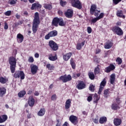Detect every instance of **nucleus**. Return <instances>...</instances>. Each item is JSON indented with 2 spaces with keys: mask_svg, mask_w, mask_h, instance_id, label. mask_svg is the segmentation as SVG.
<instances>
[{
  "mask_svg": "<svg viewBox=\"0 0 126 126\" xmlns=\"http://www.w3.org/2000/svg\"><path fill=\"white\" fill-rule=\"evenodd\" d=\"M40 17H39V13L35 12L34 13V17L32 22V31L33 34H36L38 31V27L40 24Z\"/></svg>",
  "mask_w": 126,
  "mask_h": 126,
  "instance_id": "nucleus-1",
  "label": "nucleus"
},
{
  "mask_svg": "<svg viewBox=\"0 0 126 126\" xmlns=\"http://www.w3.org/2000/svg\"><path fill=\"white\" fill-rule=\"evenodd\" d=\"M8 61L11 73H14L15 72V67H16V58L11 56L9 58Z\"/></svg>",
  "mask_w": 126,
  "mask_h": 126,
  "instance_id": "nucleus-2",
  "label": "nucleus"
},
{
  "mask_svg": "<svg viewBox=\"0 0 126 126\" xmlns=\"http://www.w3.org/2000/svg\"><path fill=\"white\" fill-rule=\"evenodd\" d=\"M70 3L73 7L77 8V9L82 8V3L79 0H70Z\"/></svg>",
  "mask_w": 126,
  "mask_h": 126,
  "instance_id": "nucleus-3",
  "label": "nucleus"
},
{
  "mask_svg": "<svg viewBox=\"0 0 126 126\" xmlns=\"http://www.w3.org/2000/svg\"><path fill=\"white\" fill-rule=\"evenodd\" d=\"M100 12H101V11L97 10V6L95 4H93L91 6L90 14L92 15L94 14V16H98Z\"/></svg>",
  "mask_w": 126,
  "mask_h": 126,
  "instance_id": "nucleus-4",
  "label": "nucleus"
},
{
  "mask_svg": "<svg viewBox=\"0 0 126 126\" xmlns=\"http://www.w3.org/2000/svg\"><path fill=\"white\" fill-rule=\"evenodd\" d=\"M72 79L71 77V75L69 74L67 75L66 74H64V75L61 76L59 77L60 81H62L63 83H66V82H68V81H70Z\"/></svg>",
  "mask_w": 126,
  "mask_h": 126,
  "instance_id": "nucleus-5",
  "label": "nucleus"
},
{
  "mask_svg": "<svg viewBox=\"0 0 126 126\" xmlns=\"http://www.w3.org/2000/svg\"><path fill=\"white\" fill-rule=\"evenodd\" d=\"M112 31L114 34H116L118 36H122L124 35V32L123 31V30L119 27L114 26L112 28Z\"/></svg>",
  "mask_w": 126,
  "mask_h": 126,
  "instance_id": "nucleus-6",
  "label": "nucleus"
},
{
  "mask_svg": "<svg viewBox=\"0 0 126 126\" xmlns=\"http://www.w3.org/2000/svg\"><path fill=\"white\" fill-rule=\"evenodd\" d=\"M48 45L52 51H58L59 46L54 40H50L48 42Z\"/></svg>",
  "mask_w": 126,
  "mask_h": 126,
  "instance_id": "nucleus-7",
  "label": "nucleus"
},
{
  "mask_svg": "<svg viewBox=\"0 0 126 126\" xmlns=\"http://www.w3.org/2000/svg\"><path fill=\"white\" fill-rule=\"evenodd\" d=\"M56 36H58V31L56 30L52 31L45 36V40H49L50 38L56 37Z\"/></svg>",
  "mask_w": 126,
  "mask_h": 126,
  "instance_id": "nucleus-8",
  "label": "nucleus"
},
{
  "mask_svg": "<svg viewBox=\"0 0 126 126\" xmlns=\"http://www.w3.org/2000/svg\"><path fill=\"white\" fill-rule=\"evenodd\" d=\"M76 88L78 90H82L86 88V84L84 83L83 81H78V84L76 85Z\"/></svg>",
  "mask_w": 126,
  "mask_h": 126,
  "instance_id": "nucleus-9",
  "label": "nucleus"
},
{
  "mask_svg": "<svg viewBox=\"0 0 126 126\" xmlns=\"http://www.w3.org/2000/svg\"><path fill=\"white\" fill-rule=\"evenodd\" d=\"M41 8H42V5L40 4V2H39L32 3V7H31V10H34L35 9L41 10Z\"/></svg>",
  "mask_w": 126,
  "mask_h": 126,
  "instance_id": "nucleus-10",
  "label": "nucleus"
},
{
  "mask_svg": "<svg viewBox=\"0 0 126 126\" xmlns=\"http://www.w3.org/2000/svg\"><path fill=\"white\" fill-rule=\"evenodd\" d=\"M69 120L70 122L74 125V126H76L77 124H78V120L77 117L74 116V115H71L69 117Z\"/></svg>",
  "mask_w": 126,
  "mask_h": 126,
  "instance_id": "nucleus-11",
  "label": "nucleus"
},
{
  "mask_svg": "<svg viewBox=\"0 0 126 126\" xmlns=\"http://www.w3.org/2000/svg\"><path fill=\"white\" fill-rule=\"evenodd\" d=\"M65 17L67 18H72L73 16V10L71 9H68L64 13Z\"/></svg>",
  "mask_w": 126,
  "mask_h": 126,
  "instance_id": "nucleus-12",
  "label": "nucleus"
},
{
  "mask_svg": "<svg viewBox=\"0 0 126 126\" xmlns=\"http://www.w3.org/2000/svg\"><path fill=\"white\" fill-rule=\"evenodd\" d=\"M116 68V66L113 64L111 63L108 66L106 67L104 70L105 72L106 73H109L111 71L114 70Z\"/></svg>",
  "mask_w": 126,
  "mask_h": 126,
  "instance_id": "nucleus-13",
  "label": "nucleus"
},
{
  "mask_svg": "<svg viewBox=\"0 0 126 126\" xmlns=\"http://www.w3.org/2000/svg\"><path fill=\"white\" fill-rule=\"evenodd\" d=\"M38 67L36 65H31V71L33 75L38 72Z\"/></svg>",
  "mask_w": 126,
  "mask_h": 126,
  "instance_id": "nucleus-14",
  "label": "nucleus"
},
{
  "mask_svg": "<svg viewBox=\"0 0 126 126\" xmlns=\"http://www.w3.org/2000/svg\"><path fill=\"white\" fill-rule=\"evenodd\" d=\"M59 22H60V18H58V17L54 18L52 22V26H55V27H58V26H59Z\"/></svg>",
  "mask_w": 126,
  "mask_h": 126,
  "instance_id": "nucleus-15",
  "label": "nucleus"
},
{
  "mask_svg": "<svg viewBox=\"0 0 126 126\" xmlns=\"http://www.w3.org/2000/svg\"><path fill=\"white\" fill-rule=\"evenodd\" d=\"M48 60L52 62H55L58 60V55L55 54L54 56L53 54L51 53L48 55Z\"/></svg>",
  "mask_w": 126,
  "mask_h": 126,
  "instance_id": "nucleus-16",
  "label": "nucleus"
},
{
  "mask_svg": "<svg viewBox=\"0 0 126 126\" xmlns=\"http://www.w3.org/2000/svg\"><path fill=\"white\" fill-rule=\"evenodd\" d=\"M30 107H33L35 104V99L33 96H30L28 102Z\"/></svg>",
  "mask_w": 126,
  "mask_h": 126,
  "instance_id": "nucleus-17",
  "label": "nucleus"
},
{
  "mask_svg": "<svg viewBox=\"0 0 126 126\" xmlns=\"http://www.w3.org/2000/svg\"><path fill=\"white\" fill-rule=\"evenodd\" d=\"M113 45H114V43L112 41L108 40L104 44V48L106 49H111L113 47Z\"/></svg>",
  "mask_w": 126,
  "mask_h": 126,
  "instance_id": "nucleus-18",
  "label": "nucleus"
},
{
  "mask_svg": "<svg viewBox=\"0 0 126 126\" xmlns=\"http://www.w3.org/2000/svg\"><path fill=\"white\" fill-rule=\"evenodd\" d=\"M24 40V36L21 33H18L17 35V42L22 43Z\"/></svg>",
  "mask_w": 126,
  "mask_h": 126,
  "instance_id": "nucleus-19",
  "label": "nucleus"
},
{
  "mask_svg": "<svg viewBox=\"0 0 126 126\" xmlns=\"http://www.w3.org/2000/svg\"><path fill=\"white\" fill-rule=\"evenodd\" d=\"M93 95L94 103H95V104H98V101L100 100V95H97V94L96 93Z\"/></svg>",
  "mask_w": 126,
  "mask_h": 126,
  "instance_id": "nucleus-20",
  "label": "nucleus"
},
{
  "mask_svg": "<svg viewBox=\"0 0 126 126\" xmlns=\"http://www.w3.org/2000/svg\"><path fill=\"white\" fill-rule=\"evenodd\" d=\"M7 115H0V124H3L7 121Z\"/></svg>",
  "mask_w": 126,
  "mask_h": 126,
  "instance_id": "nucleus-21",
  "label": "nucleus"
},
{
  "mask_svg": "<svg viewBox=\"0 0 126 126\" xmlns=\"http://www.w3.org/2000/svg\"><path fill=\"white\" fill-rule=\"evenodd\" d=\"M71 56H72L71 52L68 53L63 55V59L64 61L67 62L70 59Z\"/></svg>",
  "mask_w": 126,
  "mask_h": 126,
  "instance_id": "nucleus-22",
  "label": "nucleus"
},
{
  "mask_svg": "<svg viewBox=\"0 0 126 126\" xmlns=\"http://www.w3.org/2000/svg\"><path fill=\"white\" fill-rule=\"evenodd\" d=\"M70 106H71V99H68L66 101L65 103V110H68L70 108Z\"/></svg>",
  "mask_w": 126,
  "mask_h": 126,
  "instance_id": "nucleus-23",
  "label": "nucleus"
},
{
  "mask_svg": "<svg viewBox=\"0 0 126 126\" xmlns=\"http://www.w3.org/2000/svg\"><path fill=\"white\" fill-rule=\"evenodd\" d=\"M113 123L116 126H121L122 125V119L119 118H115Z\"/></svg>",
  "mask_w": 126,
  "mask_h": 126,
  "instance_id": "nucleus-24",
  "label": "nucleus"
},
{
  "mask_svg": "<svg viewBox=\"0 0 126 126\" xmlns=\"http://www.w3.org/2000/svg\"><path fill=\"white\" fill-rule=\"evenodd\" d=\"M116 15L118 17L123 18V19H125V18H126V16L124 15V12H123V10H118Z\"/></svg>",
  "mask_w": 126,
  "mask_h": 126,
  "instance_id": "nucleus-25",
  "label": "nucleus"
},
{
  "mask_svg": "<svg viewBox=\"0 0 126 126\" xmlns=\"http://www.w3.org/2000/svg\"><path fill=\"white\" fill-rule=\"evenodd\" d=\"M119 104H118L117 103H113L111 105V109L112 110H114V111H117L120 109V106H119Z\"/></svg>",
  "mask_w": 126,
  "mask_h": 126,
  "instance_id": "nucleus-26",
  "label": "nucleus"
},
{
  "mask_svg": "<svg viewBox=\"0 0 126 126\" xmlns=\"http://www.w3.org/2000/svg\"><path fill=\"white\" fill-rule=\"evenodd\" d=\"M46 113V110L44 108H41L37 113V116L39 117H43Z\"/></svg>",
  "mask_w": 126,
  "mask_h": 126,
  "instance_id": "nucleus-27",
  "label": "nucleus"
},
{
  "mask_svg": "<svg viewBox=\"0 0 126 126\" xmlns=\"http://www.w3.org/2000/svg\"><path fill=\"white\" fill-rule=\"evenodd\" d=\"M6 93V89L4 87L0 88V97H3V95H5Z\"/></svg>",
  "mask_w": 126,
  "mask_h": 126,
  "instance_id": "nucleus-28",
  "label": "nucleus"
},
{
  "mask_svg": "<svg viewBox=\"0 0 126 126\" xmlns=\"http://www.w3.org/2000/svg\"><path fill=\"white\" fill-rule=\"evenodd\" d=\"M70 63L71 65L72 68H73V69H75V68L76 67V64H75V60H74L73 58H71L70 60Z\"/></svg>",
  "mask_w": 126,
  "mask_h": 126,
  "instance_id": "nucleus-29",
  "label": "nucleus"
},
{
  "mask_svg": "<svg viewBox=\"0 0 126 126\" xmlns=\"http://www.w3.org/2000/svg\"><path fill=\"white\" fill-rule=\"evenodd\" d=\"M19 76L21 80H23L25 78V74L23 71L19 70Z\"/></svg>",
  "mask_w": 126,
  "mask_h": 126,
  "instance_id": "nucleus-30",
  "label": "nucleus"
},
{
  "mask_svg": "<svg viewBox=\"0 0 126 126\" xmlns=\"http://www.w3.org/2000/svg\"><path fill=\"white\" fill-rule=\"evenodd\" d=\"M99 123L101 125H103L104 123H107V117H102L99 118Z\"/></svg>",
  "mask_w": 126,
  "mask_h": 126,
  "instance_id": "nucleus-31",
  "label": "nucleus"
},
{
  "mask_svg": "<svg viewBox=\"0 0 126 126\" xmlns=\"http://www.w3.org/2000/svg\"><path fill=\"white\" fill-rule=\"evenodd\" d=\"M116 80V75L115 74H112L110 76V83L111 84H114Z\"/></svg>",
  "mask_w": 126,
  "mask_h": 126,
  "instance_id": "nucleus-32",
  "label": "nucleus"
},
{
  "mask_svg": "<svg viewBox=\"0 0 126 126\" xmlns=\"http://www.w3.org/2000/svg\"><path fill=\"white\" fill-rule=\"evenodd\" d=\"M110 94V89H107L103 91V96L104 98H108V95Z\"/></svg>",
  "mask_w": 126,
  "mask_h": 126,
  "instance_id": "nucleus-33",
  "label": "nucleus"
},
{
  "mask_svg": "<svg viewBox=\"0 0 126 126\" xmlns=\"http://www.w3.org/2000/svg\"><path fill=\"white\" fill-rule=\"evenodd\" d=\"M7 81H8V79L2 76L0 77V83L2 84H5Z\"/></svg>",
  "mask_w": 126,
  "mask_h": 126,
  "instance_id": "nucleus-34",
  "label": "nucleus"
},
{
  "mask_svg": "<svg viewBox=\"0 0 126 126\" xmlns=\"http://www.w3.org/2000/svg\"><path fill=\"white\" fill-rule=\"evenodd\" d=\"M88 75L90 79L91 80H94L95 79V73H93V72H90L88 73Z\"/></svg>",
  "mask_w": 126,
  "mask_h": 126,
  "instance_id": "nucleus-35",
  "label": "nucleus"
},
{
  "mask_svg": "<svg viewBox=\"0 0 126 126\" xmlns=\"http://www.w3.org/2000/svg\"><path fill=\"white\" fill-rule=\"evenodd\" d=\"M100 65L98 64L96 67L94 69V73L95 75H97V74H99L100 73V68H99Z\"/></svg>",
  "mask_w": 126,
  "mask_h": 126,
  "instance_id": "nucleus-36",
  "label": "nucleus"
},
{
  "mask_svg": "<svg viewBox=\"0 0 126 126\" xmlns=\"http://www.w3.org/2000/svg\"><path fill=\"white\" fill-rule=\"evenodd\" d=\"M85 44V41L82 42L81 43H78L76 46L77 50H81L82 49V47L84 46Z\"/></svg>",
  "mask_w": 126,
  "mask_h": 126,
  "instance_id": "nucleus-37",
  "label": "nucleus"
},
{
  "mask_svg": "<svg viewBox=\"0 0 126 126\" xmlns=\"http://www.w3.org/2000/svg\"><path fill=\"white\" fill-rule=\"evenodd\" d=\"M26 94V91L23 90L21 91L18 94V97L20 98H22V97H24V95Z\"/></svg>",
  "mask_w": 126,
  "mask_h": 126,
  "instance_id": "nucleus-38",
  "label": "nucleus"
},
{
  "mask_svg": "<svg viewBox=\"0 0 126 126\" xmlns=\"http://www.w3.org/2000/svg\"><path fill=\"white\" fill-rule=\"evenodd\" d=\"M59 26H65V23L63 21V18H59Z\"/></svg>",
  "mask_w": 126,
  "mask_h": 126,
  "instance_id": "nucleus-39",
  "label": "nucleus"
},
{
  "mask_svg": "<svg viewBox=\"0 0 126 126\" xmlns=\"http://www.w3.org/2000/svg\"><path fill=\"white\" fill-rule=\"evenodd\" d=\"M44 7L45 9H48V10H51L53 8V6L51 4H44Z\"/></svg>",
  "mask_w": 126,
  "mask_h": 126,
  "instance_id": "nucleus-40",
  "label": "nucleus"
},
{
  "mask_svg": "<svg viewBox=\"0 0 126 126\" xmlns=\"http://www.w3.org/2000/svg\"><path fill=\"white\" fill-rule=\"evenodd\" d=\"M13 77H14L16 79L19 78V70L16 71L13 75Z\"/></svg>",
  "mask_w": 126,
  "mask_h": 126,
  "instance_id": "nucleus-41",
  "label": "nucleus"
},
{
  "mask_svg": "<svg viewBox=\"0 0 126 126\" xmlns=\"http://www.w3.org/2000/svg\"><path fill=\"white\" fill-rule=\"evenodd\" d=\"M80 75H81V73H73L72 74V77L73 78H74L75 79H76V78L80 77Z\"/></svg>",
  "mask_w": 126,
  "mask_h": 126,
  "instance_id": "nucleus-42",
  "label": "nucleus"
},
{
  "mask_svg": "<svg viewBox=\"0 0 126 126\" xmlns=\"http://www.w3.org/2000/svg\"><path fill=\"white\" fill-rule=\"evenodd\" d=\"M106 84H107V81H106L105 79H104L100 83V87H105V86H106Z\"/></svg>",
  "mask_w": 126,
  "mask_h": 126,
  "instance_id": "nucleus-43",
  "label": "nucleus"
},
{
  "mask_svg": "<svg viewBox=\"0 0 126 126\" xmlns=\"http://www.w3.org/2000/svg\"><path fill=\"white\" fill-rule=\"evenodd\" d=\"M47 68H48L49 70H53L55 68V66L51 65V64L48 63L46 65Z\"/></svg>",
  "mask_w": 126,
  "mask_h": 126,
  "instance_id": "nucleus-44",
  "label": "nucleus"
},
{
  "mask_svg": "<svg viewBox=\"0 0 126 126\" xmlns=\"http://www.w3.org/2000/svg\"><path fill=\"white\" fill-rule=\"evenodd\" d=\"M89 89L90 91H91V92H94V91H95V86H94L93 84H91Z\"/></svg>",
  "mask_w": 126,
  "mask_h": 126,
  "instance_id": "nucleus-45",
  "label": "nucleus"
},
{
  "mask_svg": "<svg viewBox=\"0 0 126 126\" xmlns=\"http://www.w3.org/2000/svg\"><path fill=\"white\" fill-rule=\"evenodd\" d=\"M116 63H117L118 64H122V63H123V60L120 57H118L116 60Z\"/></svg>",
  "mask_w": 126,
  "mask_h": 126,
  "instance_id": "nucleus-46",
  "label": "nucleus"
},
{
  "mask_svg": "<svg viewBox=\"0 0 126 126\" xmlns=\"http://www.w3.org/2000/svg\"><path fill=\"white\" fill-rule=\"evenodd\" d=\"M23 22H24V20L19 21L17 23H15L14 25L15 27H17L18 25H21V24H23Z\"/></svg>",
  "mask_w": 126,
  "mask_h": 126,
  "instance_id": "nucleus-47",
  "label": "nucleus"
},
{
  "mask_svg": "<svg viewBox=\"0 0 126 126\" xmlns=\"http://www.w3.org/2000/svg\"><path fill=\"white\" fill-rule=\"evenodd\" d=\"M98 20H99V19L96 17L91 20V23H93V24H94V23H96Z\"/></svg>",
  "mask_w": 126,
  "mask_h": 126,
  "instance_id": "nucleus-48",
  "label": "nucleus"
},
{
  "mask_svg": "<svg viewBox=\"0 0 126 126\" xmlns=\"http://www.w3.org/2000/svg\"><path fill=\"white\" fill-rule=\"evenodd\" d=\"M92 99H93V94H90L88 98H87V101L88 102H91L92 101Z\"/></svg>",
  "mask_w": 126,
  "mask_h": 126,
  "instance_id": "nucleus-49",
  "label": "nucleus"
},
{
  "mask_svg": "<svg viewBox=\"0 0 126 126\" xmlns=\"http://www.w3.org/2000/svg\"><path fill=\"white\" fill-rule=\"evenodd\" d=\"M66 1H63V0H60V4L62 6H64V5H66Z\"/></svg>",
  "mask_w": 126,
  "mask_h": 126,
  "instance_id": "nucleus-50",
  "label": "nucleus"
},
{
  "mask_svg": "<svg viewBox=\"0 0 126 126\" xmlns=\"http://www.w3.org/2000/svg\"><path fill=\"white\" fill-rule=\"evenodd\" d=\"M93 122L96 124V125H98L99 124V118H95V119H93Z\"/></svg>",
  "mask_w": 126,
  "mask_h": 126,
  "instance_id": "nucleus-51",
  "label": "nucleus"
},
{
  "mask_svg": "<svg viewBox=\"0 0 126 126\" xmlns=\"http://www.w3.org/2000/svg\"><path fill=\"white\" fill-rule=\"evenodd\" d=\"M4 14L6 16H10V15H11V11H7L6 12H5Z\"/></svg>",
  "mask_w": 126,
  "mask_h": 126,
  "instance_id": "nucleus-52",
  "label": "nucleus"
},
{
  "mask_svg": "<svg viewBox=\"0 0 126 126\" xmlns=\"http://www.w3.org/2000/svg\"><path fill=\"white\" fill-rule=\"evenodd\" d=\"M103 89H104V87H99V89L98 92V94H99V95H101V93H102V91H103Z\"/></svg>",
  "mask_w": 126,
  "mask_h": 126,
  "instance_id": "nucleus-53",
  "label": "nucleus"
},
{
  "mask_svg": "<svg viewBox=\"0 0 126 126\" xmlns=\"http://www.w3.org/2000/svg\"><path fill=\"white\" fill-rule=\"evenodd\" d=\"M96 17H97L98 20H100V19H101V18L104 17V13H101L98 16H97Z\"/></svg>",
  "mask_w": 126,
  "mask_h": 126,
  "instance_id": "nucleus-54",
  "label": "nucleus"
},
{
  "mask_svg": "<svg viewBox=\"0 0 126 126\" xmlns=\"http://www.w3.org/2000/svg\"><path fill=\"white\" fill-rule=\"evenodd\" d=\"M28 62L29 63H34V58H33V57L31 56L29 58Z\"/></svg>",
  "mask_w": 126,
  "mask_h": 126,
  "instance_id": "nucleus-55",
  "label": "nucleus"
},
{
  "mask_svg": "<svg viewBox=\"0 0 126 126\" xmlns=\"http://www.w3.org/2000/svg\"><path fill=\"white\" fill-rule=\"evenodd\" d=\"M51 100L52 101H56L57 100V95L56 94H53L51 96Z\"/></svg>",
  "mask_w": 126,
  "mask_h": 126,
  "instance_id": "nucleus-56",
  "label": "nucleus"
},
{
  "mask_svg": "<svg viewBox=\"0 0 126 126\" xmlns=\"http://www.w3.org/2000/svg\"><path fill=\"white\" fill-rule=\"evenodd\" d=\"M87 32L89 34H91V33H92V29H91V27H88L87 28Z\"/></svg>",
  "mask_w": 126,
  "mask_h": 126,
  "instance_id": "nucleus-57",
  "label": "nucleus"
},
{
  "mask_svg": "<svg viewBox=\"0 0 126 126\" xmlns=\"http://www.w3.org/2000/svg\"><path fill=\"white\" fill-rule=\"evenodd\" d=\"M116 101L118 105H120V104H121V103H122V101H121V98H120L119 97H117L116 98Z\"/></svg>",
  "mask_w": 126,
  "mask_h": 126,
  "instance_id": "nucleus-58",
  "label": "nucleus"
},
{
  "mask_svg": "<svg viewBox=\"0 0 126 126\" xmlns=\"http://www.w3.org/2000/svg\"><path fill=\"white\" fill-rule=\"evenodd\" d=\"M120 1H122V0H113V2L114 4H118Z\"/></svg>",
  "mask_w": 126,
  "mask_h": 126,
  "instance_id": "nucleus-59",
  "label": "nucleus"
},
{
  "mask_svg": "<svg viewBox=\"0 0 126 126\" xmlns=\"http://www.w3.org/2000/svg\"><path fill=\"white\" fill-rule=\"evenodd\" d=\"M17 1V0H11L10 1V4L11 5L15 4Z\"/></svg>",
  "mask_w": 126,
  "mask_h": 126,
  "instance_id": "nucleus-60",
  "label": "nucleus"
},
{
  "mask_svg": "<svg viewBox=\"0 0 126 126\" xmlns=\"http://www.w3.org/2000/svg\"><path fill=\"white\" fill-rule=\"evenodd\" d=\"M4 29H5V30H7V29H8V25L7 24V23H4Z\"/></svg>",
  "mask_w": 126,
  "mask_h": 126,
  "instance_id": "nucleus-61",
  "label": "nucleus"
},
{
  "mask_svg": "<svg viewBox=\"0 0 126 126\" xmlns=\"http://www.w3.org/2000/svg\"><path fill=\"white\" fill-rule=\"evenodd\" d=\"M57 124L56 126H61V123H60V120L58 119L56 121Z\"/></svg>",
  "mask_w": 126,
  "mask_h": 126,
  "instance_id": "nucleus-62",
  "label": "nucleus"
},
{
  "mask_svg": "<svg viewBox=\"0 0 126 126\" xmlns=\"http://www.w3.org/2000/svg\"><path fill=\"white\" fill-rule=\"evenodd\" d=\"M116 25L115 26H117V27H119V26H121L122 25V23L121 22H117L116 23Z\"/></svg>",
  "mask_w": 126,
  "mask_h": 126,
  "instance_id": "nucleus-63",
  "label": "nucleus"
},
{
  "mask_svg": "<svg viewBox=\"0 0 126 126\" xmlns=\"http://www.w3.org/2000/svg\"><path fill=\"white\" fill-rule=\"evenodd\" d=\"M62 126H69V124L67 122H65Z\"/></svg>",
  "mask_w": 126,
  "mask_h": 126,
  "instance_id": "nucleus-64",
  "label": "nucleus"
}]
</instances>
